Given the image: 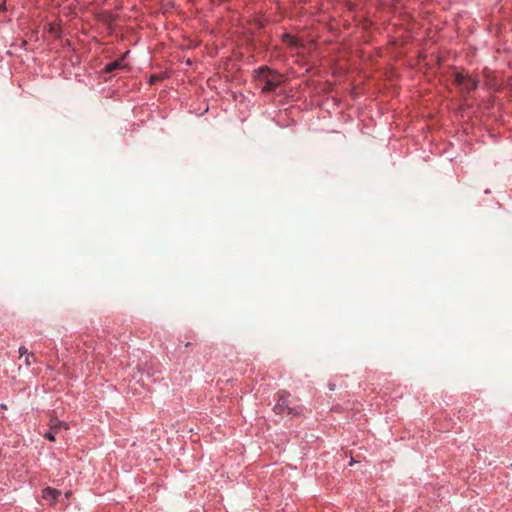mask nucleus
I'll use <instances>...</instances> for the list:
<instances>
[{
  "label": "nucleus",
  "mask_w": 512,
  "mask_h": 512,
  "mask_svg": "<svg viewBox=\"0 0 512 512\" xmlns=\"http://www.w3.org/2000/svg\"><path fill=\"white\" fill-rule=\"evenodd\" d=\"M255 80L262 91L267 93L274 91L281 84L282 75L268 67H261L255 71Z\"/></svg>",
  "instance_id": "nucleus-1"
},
{
  "label": "nucleus",
  "mask_w": 512,
  "mask_h": 512,
  "mask_svg": "<svg viewBox=\"0 0 512 512\" xmlns=\"http://www.w3.org/2000/svg\"><path fill=\"white\" fill-rule=\"evenodd\" d=\"M290 394L287 391L278 393V400L274 406V412L278 415L297 416L302 412V407H292L289 401Z\"/></svg>",
  "instance_id": "nucleus-2"
},
{
  "label": "nucleus",
  "mask_w": 512,
  "mask_h": 512,
  "mask_svg": "<svg viewBox=\"0 0 512 512\" xmlns=\"http://www.w3.org/2000/svg\"><path fill=\"white\" fill-rule=\"evenodd\" d=\"M454 83L461 88L463 92L469 93L478 86V81L469 75L462 73L454 74Z\"/></svg>",
  "instance_id": "nucleus-3"
},
{
  "label": "nucleus",
  "mask_w": 512,
  "mask_h": 512,
  "mask_svg": "<svg viewBox=\"0 0 512 512\" xmlns=\"http://www.w3.org/2000/svg\"><path fill=\"white\" fill-rule=\"evenodd\" d=\"M60 496V491L53 489L51 487H47L42 491V498L47 502L49 505H53L57 498Z\"/></svg>",
  "instance_id": "nucleus-4"
},
{
  "label": "nucleus",
  "mask_w": 512,
  "mask_h": 512,
  "mask_svg": "<svg viewBox=\"0 0 512 512\" xmlns=\"http://www.w3.org/2000/svg\"><path fill=\"white\" fill-rule=\"evenodd\" d=\"M50 430L59 433L62 430H68L69 426L66 422L60 421L55 417H52L49 421Z\"/></svg>",
  "instance_id": "nucleus-5"
},
{
  "label": "nucleus",
  "mask_w": 512,
  "mask_h": 512,
  "mask_svg": "<svg viewBox=\"0 0 512 512\" xmlns=\"http://www.w3.org/2000/svg\"><path fill=\"white\" fill-rule=\"evenodd\" d=\"M56 434H57V432H54V431L49 429V431L44 434V437L46 439H48L49 441H55L56 440V438H55Z\"/></svg>",
  "instance_id": "nucleus-6"
},
{
  "label": "nucleus",
  "mask_w": 512,
  "mask_h": 512,
  "mask_svg": "<svg viewBox=\"0 0 512 512\" xmlns=\"http://www.w3.org/2000/svg\"><path fill=\"white\" fill-rule=\"evenodd\" d=\"M33 361H34V354L33 353L27 354L25 357V364L27 366H30Z\"/></svg>",
  "instance_id": "nucleus-7"
},
{
  "label": "nucleus",
  "mask_w": 512,
  "mask_h": 512,
  "mask_svg": "<svg viewBox=\"0 0 512 512\" xmlns=\"http://www.w3.org/2000/svg\"><path fill=\"white\" fill-rule=\"evenodd\" d=\"M117 67H119V63L118 62H113V63H110L109 65L106 66L105 70L107 72H111L113 71L114 69H116Z\"/></svg>",
  "instance_id": "nucleus-8"
},
{
  "label": "nucleus",
  "mask_w": 512,
  "mask_h": 512,
  "mask_svg": "<svg viewBox=\"0 0 512 512\" xmlns=\"http://www.w3.org/2000/svg\"><path fill=\"white\" fill-rule=\"evenodd\" d=\"M19 353H20V356H24V355L26 356L27 354H29L27 348L24 346H21L19 348Z\"/></svg>",
  "instance_id": "nucleus-9"
},
{
  "label": "nucleus",
  "mask_w": 512,
  "mask_h": 512,
  "mask_svg": "<svg viewBox=\"0 0 512 512\" xmlns=\"http://www.w3.org/2000/svg\"><path fill=\"white\" fill-rule=\"evenodd\" d=\"M158 79H159V78H158L157 76L152 75V76L150 77V83H151V84H153V83H154L155 81H157Z\"/></svg>",
  "instance_id": "nucleus-10"
},
{
  "label": "nucleus",
  "mask_w": 512,
  "mask_h": 512,
  "mask_svg": "<svg viewBox=\"0 0 512 512\" xmlns=\"http://www.w3.org/2000/svg\"><path fill=\"white\" fill-rule=\"evenodd\" d=\"M288 38L290 40L289 43L292 44V45H295V40L292 37H290V36H288Z\"/></svg>",
  "instance_id": "nucleus-11"
},
{
  "label": "nucleus",
  "mask_w": 512,
  "mask_h": 512,
  "mask_svg": "<svg viewBox=\"0 0 512 512\" xmlns=\"http://www.w3.org/2000/svg\"><path fill=\"white\" fill-rule=\"evenodd\" d=\"M190 345H191V343H190V342H187V343L185 344V347H189Z\"/></svg>",
  "instance_id": "nucleus-12"
}]
</instances>
